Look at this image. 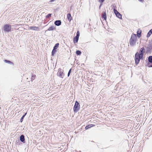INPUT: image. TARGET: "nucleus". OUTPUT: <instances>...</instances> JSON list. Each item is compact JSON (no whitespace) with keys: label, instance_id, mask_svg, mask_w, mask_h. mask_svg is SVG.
I'll return each instance as SVG.
<instances>
[{"label":"nucleus","instance_id":"473e14b6","mask_svg":"<svg viewBox=\"0 0 152 152\" xmlns=\"http://www.w3.org/2000/svg\"><path fill=\"white\" fill-rule=\"evenodd\" d=\"M46 23V22H44V23L45 24Z\"/></svg>","mask_w":152,"mask_h":152},{"label":"nucleus","instance_id":"a878e982","mask_svg":"<svg viewBox=\"0 0 152 152\" xmlns=\"http://www.w3.org/2000/svg\"><path fill=\"white\" fill-rule=\"evenodd\" d=\"M80 32L79 31H77V33H76V35L75 37H78L79 38V37L80 36Z\"/></svg>","mask_w":152,"mask_h":152},{"label":"nucleus","instance_id":"bb28decb","mask_svg":"<svg viewBox=\"0 0 152 152\" xmlns=\"http://www.w3.org/2000/svg\"><path fill=\"white\" fill-rule=\"evenodd\" d=\"M72 70V68H71L69 70V72H68V74H67V76H68V77H69V76L70 75V73L71 72Z\"/></svg>","mask_w":152,"mask_h":152},{"label":"nucleus","instance_id":"6e6552de","mask_svg":"<svg viewBox=\"0 0 152 152\" xmlns=\"http://www.w3.org/2000/svg\"><path fill=\"white\" fill-rule=\"evenodd\" d=\"M64 75L63 71H62L61 69V68H59L58 70V72L57 73V75L59 77L61 78H63L62 76Z\"/></svg>","mask_w":152,"mask_h":152},{"label":"nucleus","instance_id":"c85d7f7f","mask_svg":"<svg viewBox=\"0 0 152 152\" xmlns=\"http://www.w3.org/2000/svg\"><path fill=\"white\" fill-rule=\"evenodd\" d=\"M105 0H99V1L101 3H103Z\"/></svg>","mask_w":152,"mask_h":152},{"label":"nucleus","instance_id":"cd10ccee","mask_svg":"<svg viewBox=\"0 0 152 152\" xmlns=\"http://www.w3.org/2000/svg\"><path fill=\"white\" fill-rule=\"evenodd\" d=\"M16 144L18 145H20V142H19V140H18V141H17V140L15 142Z\"/></svg>","mask_w":152,"mask_h":152},{"label":"nucleus","instance_id":"ddd939ff","mask_svg":"<svg viewBox=\"0 0 152 152\" xmlns=\"http://www.w3.org/2000/svg\"><path fill=\"white\" fill-rule=\"evenodd\" d=\"M54 23L56 26H59L61 25V20H56L55 21Z\"/></svg>","mask_w":152,"mask_h":152},{"label":"nucleus","instance_id":"f8f14e48","mask_svg":"<svg viewBox=\"0 0 152 152\" xmlns=\"http://www.w3.org/2000/svg\"><path fill=\"white\" fill-rule=\"evenodd\" d=\"M142 30L140 28H139L137 32V36L138 38H140L141 36Z\"/></svg>","mask_w":152,"mask_h":152},{"label":"nucleus","instance_id":"39448f33","mask_svg":"<svg viewBox=\"0 0 152 152\" xmlns=\"http://www.w3.org/2000/svg\"><path fill=\"white\" fill-rule=\"evenodd\" d=\"M11 26L8 24H5L3 27V30L5 32H9L11 31Z\"/></svg>","mask_w":152,"mask_h":152},{"label":"nucleus","instance_id":"423d86ee","mask_svg":"<svg viewBox=\"0 0 152 152\" xmlns=\"http://www.w3.org/2000/svg\"><path fill=\"white\" fill-rule=\"evenodd\" d=\"M113 7H115V8L113 9V12L116 16L120 19H122L121 15L115 9L116 6H113Z\"/></svg>","mask_w":152,"mask_h":152},{"label":"nucleus","instance_id":"7ed1b4c3","mask_svg":"<svg viewBox=\"0 0 152 152\" xmlns=\"http://www.w3.org/2000/svg\"><path fill=\"white\" fill-rule=\"evenodd\" d=\"M145 48L146 49V53L151 54L152 53V40L149 42Z\"/></svg>","mask_w":152,"mask_h":152},{"label":"nucleus","instance_id":"9d476101","mask_svg":"<svg viewBox=\"0 0 152 152\" xmlns=\"http://www.w3.org/2000/svg\"><path fill=\"white\" fill-rule=\"evenodd\" d=\"M101 18L103 20H106L107 19V14L106 13V11L103 12L102 16Z\"/></svg>","mask_w":152,"mask_h":152},{"label":"nucleus","instance_id":"4468645a","mask_svg":"<svg viewBox=\"0 0 152 152\" xmlns=\"http://www.w3.org/2000/svg\"><path fill=\"white\" fill-rule=\"evenodd\" d=\"M56 30V28L54 26H51L50 27L47 29V31H53L54 30Z\"/></svg>","mask_w":152,"mask_h":152},{"label":"nucleus","instance_id":"a211bd4d","mask_svg":"<svg viewBox=\"0 0 152 152\" xmlns=\"http://www.w3.org/2000/svg\"><path fill=\"white\" fill-rule=\"evenodd\" d=\"M94 126V125L93 124H91L90 125H87L85 127V129L86 130H87L88 129H89L91 128V127H93V126Z\"/></svg>","mask_w":152,"mask_h":152},{"label":"nucleus","instance_id":"f257e3e1","mask_svg":"<svg viewBox=\"0 0 152 152\" xmlns=\"http://www.w3.org/2000/svg\"><path fill=\"white\" fill-rule=\"evenodd\" d=\"M145 49L144 47H142L140 49L139 53L136 52L134 56L135 64L137 65L139 63L140 60H143Z\"/></svg>","mask_w":152,"mask_h":152},{"label":"nucleus","instance_id":"f3484780","mask_svg":"<svg viewBox=\"0 0 152 152\" xmlns=\"http://www.w3.org/2000/svg\"><path fill=\"white\" fill-rule=\"evenodd\" d=\"M79 39V38L76 37H74L73 42L74 43H76L78 42Z\"/></svg>","mask_w":152,"mask_h":152},{"label":"nucleus","instance_id":"b1692460","mask_svg":"<svg viewBox=\"0 0 152 152\" xmlns=\"http://www.w3.org/2000/svg\"><path fill=\"white\" fill-rule=\"evenodd\" d=\"M76 53L77 55H80L81 53V52L79 50H77Z\"/></svg>","mask_w":152,"mask_h":152},{"label":"nucleus","instance_id":"f03ea898","mask_svg":"<svg viewBox=\"0 0 152 152\" xmlns=\"http://www.w3.org/2000/svg\"><path fill=\"white\" fill-rule=\"evenodd\" d=\"M137 39V35L132 33L129 39V43L131 46H133L136 42Z\"/></svg>","mask_w":152,"mask_h":152},{"label":"nucleus","instance_id":"2eb2a0df","mask_svg":"<svg viewBox=\"0 0 152 152\" xmlns=\"http://www.w3.org/2000/svg\"><path fill=\"white\" fill-rule=\"evenodd\" d=\"M67 18L69 22L72 20V18L70 13H68L67 15Z\"/></svg>","mask_w":152,"mask_h":152},{"label":"nucleus","instance_id":"aec40b11","mask_svg":"<svg viewBox=\"0 0 152 152\" xmlns=\"http://www.w3.org/2000/svg\"><path fill=\"white\" fill-rule=\"evenodd\" d=\"M27 113L26 112L24 113V114L22 116L21 118L20 119V122H22L23 121V119L25 117V116L26 115Z\"/></svg>","mask_w":152,"mask_h":152},{"label":"nucleus","instance_id":"72a5a7b5","mask_svg":"<svg viewBox=\"0 0 152 152\" xmlns=\"http://www.w3.org/2000/svg\"><path fill=\"white\" fill-rule=\"evenodd\" d=\"M79 152H81V151H79Z\"/></svg>","mask_w":152,"mask_h":152},{"label":"nucleus","instance_id":"5701e85b","mask_svg":"<svg viewBox=\"0 0 152 152\" xmlns=\"http://www.w3.org/2000/svg\"><path fill=\"white\" fill-rule=\"evenodd\" d=\"M57 51V50L53 49L51 52V56H54L56 53Z\"/></svg>","mask_w":152,"mask_h":152},{"label":"nucleus","instance_id":"20e7f679","mask_svg":"<svg viewBox=\"0 0 152 152\" xmlns=\"http://www.w3.org/2000/svg\"><path fill=\"white\" fill-rule=\"evenodd\" d=\"M80 106L79 103L77 101L75 102L73 107V111L75 113H77L80 110Z\"/></svg>","mask_w":152,"mask_h":152},{"label":"nucleus","instance_id":"7c9ffc66","mask_svg":"<svg viewBox=\"0 0 152 152\" xmlns=\"http://www.w3.org/2000/svg\"><path fill=\"white\" fill-rule=\"evenodd\" d=\"M55 0H51L49 1L50 3L53 2Z\"/></svg>","mask_w":152,"mask_h":152},{"label":"nucleus","instance_id":"4be33fe9","mask_svg":"<svg viewBox=\"0 0 152 152\" xmlns=\"http://www.w3.org/2000/svg\"><path fill=\"white\" fill-rule=\"evenodd\" d=\"M59 43H56L54 46L53 49L56 50L57 48L59 47Z\"/></svg>","mask_w":152,"mask_h":152},{"label":"nucleus","instance_id":"412c9836","mask_svg":"<svg viewBox=\"0 0 152 152\" xmlns=\"http://www.w3.org/2000/svg\"><path fill=\"white\" fill-rule=\"evenodd\" d=\"M36 77V75L35 74H32L31 75V80L32 81L34 80L35 79V78Z\"/></svg>","mask_w":152,"mask_h":152},{"label":"nucleus","instance_id":"9b49d317","mask_svg":"<svg viewBox=\"0 0 152 152\" xmlns=\"http://www.w3.org/2000/svg\"><path fill=\"white\" fill-rule=\"evenodd\" d=\"M29 28L30 30L37 31H38L39 29V28L38 27H37L34 26H30V27H29Z\"/></svg>","mask_w":152,"mask_h":152},{"label":"nucleus","instance_id":"c756f323","mask_svg":"<svg viewBox=\"0 0 152 152\" xmlns=\"http://www.w3.org/2000/svg\"><path fill=\"white\" fill-rule=\"evenodd\" d=\"M103 3H101L100 4V5H99V9H100L101 7L102 6V5Z\"/></svg>","mask_w":152,"mask_h":152},{"label":"nucleus","instance_id":"6ab92c4d","mask_svg":"<svg viewBox=\"0 0 152 152\" xmlns=\"http://www.w3.org/2000/svg\"><path fill=\"white\" fill-rule=\"evenodd\" d=\"M4 61L6 63H8L10 64H12V65H14L13 63L10 60H5Z\"/></svg>","mask_w":152,"mask_h":152},{"label":"nucleus","instance_id":"393cba45","mask_svg":"<svg viewBox=\"0 0 152 152\" xmlns=\"http://www.w3.org/2000/svg\"><path fill=\"white\" fill-rule=\"evenodd\" d=\"M51 15L52 14L49 13L46 16V18L47 19H49L50 17H51Z\"/></svg>","mask_w":152,"mask_h":152},{"label":"nucleus","instance_id":"dca6fc26","mask_svg":"<svg viewBox=\"0 0 152 152\" xmlns=\"http://www.w3.org/2000/svg\"><path fill=\"white\" fill-rule=\"evenodd\" d=\"M152 34V28L148 32L147 34L146 35V37L147 38L149 37L151 34Z\"/></svg>","mask_w":152,"mask_h":152},{"label":"nucleus","instance_id":"2f4dec72","mask_svg":"<svg viewBox=\"0 0 152 152\" xmlns=\"http://www.w3.org/2000/svg\"><path fill=\"white\" fill-rule=\"evenodd\" d=\"M140 2H143L144 1L143 0H138Z\"/></svg>","mask_w":152,"mask_h":152},{"label":"nucleus","instance_id":"0eeeda50","mask_svg":"<svg viewBox=\"0 0 152 152\" xmlns=\"http://www.w3.org/2000/svg\"><path fill=\"white\" fill-rule=\"evenodd\" d=\"M148 62L147 66L149 67H152V56H150L148 57Z\"/></svg>","mask_w":152,"mask_h":152},{"label":"nucleus","instance_id":"1a4fd4ad","mask_svg":"<svg viewBox=\"0 0 152 152\" xmlns=\"http://www.w3.org/2000/svg\"><path fill=\"white\" fill-rule=\"evenodd\" d=\"M18 140H20L21 142H23V143H25V140L24 135L23 134L21 135L19 139Z\"/></svg>","mask_w":152,"mask_h":152}]
</instances>
